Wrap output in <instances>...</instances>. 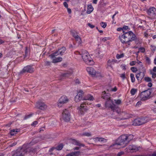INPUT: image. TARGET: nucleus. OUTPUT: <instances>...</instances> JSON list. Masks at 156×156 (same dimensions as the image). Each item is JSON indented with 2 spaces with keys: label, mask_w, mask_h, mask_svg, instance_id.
<instances>
[{
  "label": "nucleus",
  "mask_w": 156,
  "mask_h": 156,
  "mask_svg": "<svg viewBox=\"0 0 156 156\" xmlns=\"http://www.w3.org/2000/svg\"><path fill=\"white\" fill-rule=\"evenodd\" d=\"M120 41L123 44H127L128 45L130 44V42L136 39V35L131 31L124 33L119 36Z\"/></svg>",
  "instance_id": "f257e3e1"
},
{
  "label": "nucleus",
  "mask_w": 156,
  "mask_h": 156,
  "mask_svg": "<svg viewBox=\"0 0 156 156\" xmlns=\"http://www.w3.org/2000/svg\"><path fill=\"white\" fill-rule=\"evenodd\" d=\"M133 138V135H122L117 139L118 144H119L121 147H124L126 146L128 143Z\"/></svg>",
  "instance_id": "f03ea898"
},
{
  "label": "nucleus",
  "mask_w": 156,
  "mask_h": 156,
  "mask_svg": "<svg viewBox=\"0 0 156 156\" xmlns=\"http://www.w3.org/2000/svg\"><path fill=\"white\" fill-rule=\"evenodd\" d=\"M82 57L84 61L86 64L89 65H92L93 64V61L87 51L83 50L82 51Z\"/></svg>",
  "instance_id": "7ed1b4c3"
},
{
  "label": "nucleus",
  "mask_w": 156,
  "mask_h": 156,
  "mask_svg": "<svg viewBox=\"0 0 156 156\" xmlns=\"http://www.w3.org/2000/svg\"><path fill=\"white\" fill-rule=\"evenodd\" d=\"M105 106L106 108H110L114 112H115L118 114L120 112V110L119 108L115 109V105L113 104V101L111 99H109L106 101L105 103Z\"/></svg>",
  "instance_id": "20e7f679"
},
{
  "label": "nucleus",
  "mask_w": 156,
  "mask_h": 156,
  "mask_svg": "<svg viewBox=\"0 0 156 156\" xmlns=\"http://www.w3.org/2000/svg\"><path fill=\"white\" fill-rule=\"evenodd\" d=\"M149 121L147 117H142L135 119L133 121V124L136 126H140L147 122Z\"/></svg>",
  "instance_id": "39448f33"
},
{
  "label": "nucleus",
  "mask_w": 156,
  "mask_h": 156,
  "mask_svg": "<svg viewBox=\"0 0 156 156\" xmlns=\"http://www.w3.org/2000/svg\"><path fill=\"white\" fill-rule=\"evenodd\" d=\"M30 150V148H26L25 145H23L22 147L18 148L16 150L15 154L18 156H23Z\"/></svg>",
  "instance_id": "423d86ee"
},
{
  "label": "nucleus",
  "mask_w": 156,
  "mask_h": 156,
  "mask_svg": "<svg viewBox=\"0 0 156 156\" xmlns=\"http://www.w3.org/2000/svg\"><path fill=\"white\" fill-rule=\"evenodd\" d=\"M151 92L150 90H146L142 92L140 95V98L142 101H145L150 98Z\"/></svg>",
  "instance_id": "0eeeda50"
},
{
  "label": "nucleus",
  "mask_w": 156,
  "mask_h": 156,
  "mask_svg": "<svg viewBox=\"0 0 156 156\" xmlns=\"http://www.w3.org/2000/svg\"><path fill=\"white\" fill-rule=\"evenodd\" d=\"M58 55L57 53H53L49 55L50 58L52 60V62L56 63L61 62L62 61V57H56Z\"/></svg>",
  "instance_id": "6e6552de"
},
{
  "label": "nucleus",
  "mask_w": 156,
  "mask_h": 156,
  "mask_svg": "<svg viewBox=\"0 0 156 156\" xmlns=\"http://www.w3.org/2000/svg\"><path fill=\"white\" fill-rule=\"evenodd\" d=\"M86 104H87V101H85L81 104L78 108L79 113L81 115L83 114L88 110L87 108L85 106Z\"/></svg>",
  "instance_id": "1a4fd4ad"
},
{
  "label": "nucleus",
  "mask_w": 156,
  "mask_h": 156,
  "mask_svg": "<svg viewBox=\"0 0 156 156\" xmlns=\"http://www.w3.org/2000/svg\"><path fill=\"white\" fill-rule=\"evenodd\" d=\"M147 12L151 19L155 18L156 16V9L154 7H151L148 9Z\"/></svg>",
  "instance_id": "9d476101"
},
{
  "label": "nucleus",
  "mask_w": 156,
  "mask_h": 156,
  "mask_svg": "<svg viewBox=\"0 0 156 156\" xmlns=\"http://www.w3.org/2000/svg\"><path fill=\"white\" fill-rule=\"evenodd\" d=\"M68 101V99L66 96H62L59 99L58 103V106L59 107H62Z\"/></svg>",
  "instance_id": "9b49d317"
},
{
  "label": "nucleus",
  "mask_w": 156,
  "mask_h": 156,
  "mask_svg": "<svg viewBox=\"0 0 156 156\" xmlns=\"http://www.w3.org/2000/svg\"><path fill=\"white\" fill-rule=\"evenodd\" d=\"M62 117L65 121L68 122L70 120V115L69 111L66 109H64L62 113Z\"/></svg>",
  "instance_id": "f8f14e48"
},
{
  "label": "nucleus",
  "mask_w": 156,
  "mask_h": 156,
  "mask_svg": "<svg viewBox=\"0 0 156 156\" xmlns=\"http://www.w3.org/2000/svg\"><path fill=\"white\" fill-rule=\"evenodd\" d=\"M36 107L37 108L42 110L47 109L48 106L44 102L41 101H38L36 103Z\"/></svg>",
  "instance_id": "ddd939ff"
},
{
  "label": "nucleus",
  "mask_w": 156,
  "mask_h": 156,
  "mask_svg": "<svg viewBox=\"0 0 156 156\" xmlns=\"http://www.w3.org/2000/svg\"><path fill=\"white\" fill-rule=\"evenodd\" d=\"M84 93V92L81 90L77 91V94L75 96V101L76 102H79L83 99V97Z\"/></svg>",
  "instance_id": "4468645a"
},
{
  "label": "nucleus",
  "mask_w": 156,
  "mask_h": 156,
  "mask_svg": "<svg viewBox=\"0 0 156 156\" xmlns=\"http://www.w3.org/2000/svg\"><path fill=\"white\" fill-rule=\"evenodd\" d=\"M140 147H137L136 146L133 145H130L127 147L125 149L126 151L129 152L132 151V152H136L139 150L140 148Z\"/></svg>",
  "instance_id": "2eb2a0df"
},
{
  "label": "nucleus",
  "mask_w": 156,
  "mask_h": 156,
  "mask_svg": "<svg viewBox=\"0 0 156 156\" xmlns=\"http://www.w3.org/2000/svg\"><path fill=\"white\" fill-rule=\"evenodd\" d=\"M71 34L75 38L76 41L79 44L82 43V41L81 37L78 35V33L75 31H72Z\"/></svg>",
  "instance_id": "dca6fc26"
},
{
  "label": "nucleus",
  "mask_w": 156,
  "mask_h": 156,
  "mask_svg": "<svg viewBox=\"0 0 156 156\" xmlns=\"http://www.w3.org/2000/svg\"><path fill=\"white\" fill-rule=\"evenodd\" d=\"M34 69L29 66L25 67L23 69L22 72L24 73L28 72L32 73L34 72Z\"/></svg>",
  "instance_id": "f3484780"
},
{
  "label": "nucleus",
  "mask_w": 156,
  "mask_h": 156,
  "mask_svg": "<svg viewBox=\"0 0 156 156\" xmlns=\"http://www.w3.org/2000/svg\"><path fill=\"white\" fill-rule=\"evenodd\" d=\"M117 61V60L113 59L108 60L107 62V68H110L112 69H113L112 65L114 64Z\"/></svg>",
  "instance_id": "a211bd4d"
},
{
  "label": "nucleus",
  "mask_w": 156,
  "mask_h": 156,
  "mask_svg": "<svg viewBox=\"0 0 156 156\" xmlns=\"http://www.w3.org/2000/svg\"><path fill=\"white\" fill-rule=\"evenodd\" d=\"M87 72L93 76H94L96 75V71L93 68L91 67H88L87 68Z\"/></svg>",
  "instance_id": "6ab92c4d"
},
{
  "label": "nucleus",
  "mask_w": 156,
  "mask_h": 156,
  "mask_svg": "<svg viewBox=\"0 0 156 156\" xmlns=\"http://www.w3.org/2000/svg\"><path fill=\"white\" fill-rule=\"evenodd\" d=\"M66 50V48L65 47H62L61 48L58 49L57 51L54 53H57L58 55H62L65 53Z\"/></svg>",
  "instance_id": "aec40b11"
},
{
  "label": "nucleus",
  "mask_w": 156,
  "mask_h": 156,
  "mask_svg": "<svg viewBox=\"0 0 156 156\" xmlns=\"http://www.w3.org/2000/svg\"><path fill=\"white\" fill-rule=\"evenodd\" d=\"M144 76V73L140 72L137 74L136 75V77L138 81H140Z\"/></svg>",
  "instance_id": "412c9836"
},
{
  "label": "nucleus",
  "mask_w": 156,
  "mask_h": 156,
  "mask_svg": "<svg viewBox=\"0 0 156 156\" xmlns=\"http://www.w3.org/2000/svg\"><path fill=\"white\" fill-rule=\"evenodd\" d=\"M73 72V70L70 69L67 72L62 74V76L63 77H68L71 75L72 74Z\"/></svg>",
  "instance_id": "4be33fe9"
},
{
  "label": "nucleus",
  "mask_w": 156,
  "mask_h": 156,
  "mask_svg": "<svg viewBox=\"0 0 156 156\" xmlns=\"http://www.w3.org/2000/svg\"><path fill=\"white\" fill-rule=\"evenodd\" d=\"M80 155V152L79 151L72 152L67 154L66 156H78Z\"/></svg>",
  "instance_id": "5701e85b"
},
{
  "label": "nucleus",
  "mask_w": 156,
  "mask_h": 156,
  "mask_svg": "<svg viewBox=\"0 0 156 156\" xmlns=\"http://www.w3.org/2000/svg\"><path fill=\"white\" fill-rule=\"evenodd\" d=\"M102 93L103 95H102V97L103 98L106 100V101H108L109 99H111L109 94H106L105 91H104L102 92Z\"/></svg>",
  "instance_id": "b1692460"
},
{
  "label": "nucleus",
  "mask_w": 156,
  "mask_h": 156,
  "mask_svg": "<svg viewBox=\"0 0 156 156\" xmlns=\"http://www.w3.org/2000/svg\"><path fill=\"white\" fill-rule=\"evenodd\" d=\"M94 10V8L91 4L88 5L87 12L88 14L90 13Z\"/></svg>",
  "instance_id": "393cba45"
},
{
  "label": "nucleus",
  "mask_w": 156,
  "mask_h": 156,
  "mask_svg": "<svg viewBox=\"0 0 156 156\" xmlns=\"http://www.w3.org/2000/svg\"><path fill=\"white\" fill-rule=\"evenodd\" d=\"M83 99L86 100L93 101L94 98L90 94H88Z\"/></svg>",
  "instance_id": "a878e982"
},
{
  "label": "nucleus",
  "mask_w": 156,
  "mask_h": 156,
  "mask_svg": "<svg viewBox=\"0 0 156 156\" xmlns=\"http://www.w3.org/2000/svg\"><path fill=\"white\" fill-rule=\"evenodd\" d=\"M72 143L75 145L81 146H84V145L83 144L80 143L79 141L75 140H73Z\"/></svg>",
  "instance_id": "bb28decb"
},
{
  "label": "nucleus",
  "mask_w": 156,
  "mask_h": 156,
  "mask_svg": "<svg viewBox=\"0 0 156 156\" xmlns=\"http://www.w3.org/2000/svg\"><path fill=\"white\" fill-rule=\"evenodd\" d=\"M120 146L119 144H118V142L117 141L116 142L112 145L111 146V147H112L113 148L115 149L119 148H120L119 146Z\"/></svg>",
  "instance_id": "cd10ccee"
},
{
  "label": "nucleus",
  "mask_w": 156,
  "mask_h": 156,
  "mask_svg": "<svg viewBox=\"0 0 156 156\" xmlns=\"http://www.w3.org/2000/svg\"><path fill=\"white\" fill-rule=\"evenodd\" d=\"M137 90L135 88L132 89L130 91V94L131 95H134L137 92Z\"/></svg>",
  "instance_id": "c85d7f7f"
},
{
  "label": "nucleus",
  "mask_w": 156,
  "mask_h": 156,
  "mask_svg": "<svg viewBox=\"0 0 156 156\" xmlns=\"http://www.w3.org/2000/svg\"><path fill=\"white\" fill-rule=\"evenodd\" d=\"M63 145L62 144H60L58 145L56 148L55 149L58 150H60L62 149Z\"/></svg>",
  "instance_id": "c756f323"
},
{
  "label": "nucleus",
  "mask_w": 156,
  "mask_h": 156,
  "mask_svg": "<svg viewBox=\"0 0 156 156\" xmlns=\"http://www.w3.org/2000/svg\"><path fill=\"white\" fill-rule=\"evenodd\" d=\"M131 80L132 83H134L135 81V78L134 77V75L133 74L131 73L130 75Z\"/></svg>",
  "instance_id": "7c9ffc66"
},
{
  "label": "nucleus",
  "mask_w": 156,
  "mask_h": 156,
  "mask_svg": "<svg viewBox=\"0 0 156 156\" xmlns=\"http://www.w3.org/2000/svg\"><path fill=\"white\" fill-rule=\"evenodd\" d=\"M124 56V55L123 53L121 54L120 55L117 54L116 56V57L117 59H119L123 57Z\"/></svg>",
  "instance_id": "2f4dec72"
},
{
  "label": "nucleus",
  "mask_w": 156,
  "mask_h": 156,
  "mask_svg": "<svg viewBox=\"0 0 156 156\" xmlns=\"http://www.w3.org/2000/svg\"><path fill=\"white\" fill-rule=\"evenodd\" d=\"M114 101L115 104L117 105H119L121 104L122 103L120 99L115 100Z\"/></svg>",
  "instance_id": "473e14b6"
},
{
  "label": "nucleus",
  "mask_w": 156,
  "mask_h": 156,
  "mask_svg": "<svg viewBox=\"0 0 156 156\" xmlns=\"http://www.w3.org/2000/svg\"><path fill=\"white\" fill-rule=\"evenodd\" d=\"M146 61L148 64H150L151 63V60L149 58L146 56L145 57Z\"/></svg>",
  "instance_id": "72a5a7b5"
},
{
  "label": "nucleus",
  "mask_w": 156,
  "mask_h": 156,
  "mask_svg": "<svg viewBox=\"0 0 156 156\" xmlns=\"http://www.w3.org/2000/svg\"><path fill=\"white\" fill-rule=\"evenodd\" d=\"M17 132V131H16L15 129H13L11 131L10 133L11 135L13 136L14 135L16 134Z\"/></svg>",
  "instance_id": "f704fd0d"
},
{
  "label": "nucleus",
  "mask_w": 156,
  "mask_h": 156,
  "mask_svg": "<svg viewBox=\"0 0 156 156\" xmlns=\"http://www.w3.org/2000/svg\"><path fill=\"white\" fill-rule=\"evenodd\" d=\"M144 80L147 82H151V79L148 77H146L144 78Z\"/></svg>",
  "instance_id": "c9c22d12"
},
{
  "label": "nucleus",
  "mask_w": 156,
  "mask_h": 156,
  "mask_svg": "<svg viewBox=\"0 0 156 156\" xmlns=\"http://www.w3.org/2000/svg\"><path fill=\"white\" fill-rule=\"evenodd\" d=\"M131 70L132 71V72L135 73H136L137 71V69L135 67H131Z\"/></svg>",
  "instance_id": "e433bc0d"
},
{
  "label": "nucleus",
  "mask_w": 156,
  "mask_h": 156,
  "mask_svg": "<svg viewBox=\"0 0 156 156\" xmlns=\"http://www.w3.org/2000/svg\"><path fill=\"white\" fill-rule=\"evenodd\" d=\"M145 51V49L143 47L140 48L139 49V51L141 52H144Z\"/></svg>",
  "instance_id": "4c0bfd02"
},
{
  "label": "nucleus",
  "mask_w": 156,
  "mask_h": 156,
  "mask_svg": "<svg viewBox=\"0 0 156 156\" xmlns=\"http://www.w3.org/2000/svg\"><path fill=\"white\" fill-rule=\"evenodd\" d=\"M100 24L101 27L103 28H105L107 26L106 23L104 22H101Z\"/></svg>",
  "instance_id": "58836bf2"
},
{
  "label": "nucleus",
  "mask_w": 156,
  "mask_h": 156,
  "mask_svg": "<svg viewBox=\"0 0 156 156\" xmlns=\"http://www.w3.org/2000/svg\"><path fill=\"white\" fill-rule=\"evenodd\" d=\"M96 140L98 141L102 142L104 141L105 139L101 137H97Z\"/></svg>",
  "instance_id": "ea45409f"
},
{
  "label": "nucleus",
  "mask_w": 156,
  "mask_h": 156,
  "mask_svg": "<svg viewBox=\"0 0 156 156\" xmlns=\"http://www.w3.org/2000/svg\"><path fill=\"white\" fill-rule=\"evenodd\" d=\"M122 28L123 30V32L124 34V33H126V32L124 31V30L128 29V26H124Z\"/></svg>",
  "instance_id": "a19ab883"
},
{
  "label": "nucleus",
  "mask_w": 156,
  "mask_h": 156,
  "mask_svg": "<svg viewBox=\"0 0 156 156\" xmlns=\"http://www.w3.org/2000/svg\"><path fill=\"white\" fill-rule=\"evenodd\" d=\"M136 61H133L129 63V64L131 66H133L135 65L136 64Z\"/></svg>",
  "instance_id": "79ce46f5"
},
{
  "label": "nucleus",
  "mask_w": 156,
  "mask_h": 156,
  "mask_svg": "<svg viewBox=\"0 0 156 156\" xmlns=\"http://www.w3.org/2000/svg\"><path fill=\"white\" fill-rule=\"evenodd\" d=\"M152 75V78L154 79L156 77V73L153 72L151 73Z\"/></svg>",
  "instance_id": "37998d69"
},
{
  "label": "nucleus",
  "mask_w": 156,
  "mask_h": 156,
  "mask_svg": "<svg viewBox=\"0 0 156 156\" xmlns=\"http://www.w3.org/2000/svg\"><path fill=\"white\" fill-rule=\"evenodd\" d=\"M120 77L122 78L123 80H124L126 78L125 74V73H122L120 75Z\"/></svg>",
  "instance_id": "c03bdc74"
},
{
  "label": "nucleus",
  "mask_w": 156,
  "mask_h": 156,
  "mask_svg": "<svg viewBox=\"0 0 156 156\" xmlns=\"http://www.w3.org/2000/svg\"><path fill=\"white\" fill-rule=\"evenodd\" d=\"M136 63H137L138 65H139L141 67L143 66V63H142V62L141 61H140L139 60L137 61V62H136Z\"/></svg>",
  "instance_id": "a18cd8bd"
},
{
  "label": "nucleus",
  "mask_w": 156,
  "mask_h": 156,
  "mask_svg": "<svg viewBox=\"0 0 156 156\" xmlns=\"http://www.w3.org/2000/svg\"><path fill=\"white\" fill-rule=\"evenodd\" d=\"M109 39L108 37H105L101 39V41L103 42H105Z\"/></svg>",
  "instance_id": "49530a36"
},
{
  "label": "nucleus",
  "mask_w": 156,
  "mask_h": 156,
  "mask_svg": "<svg viewBox=\"0 0 156 156\" xmlns=\"http://www.w3.org/2000/svg\"><path fill=\"white\" fill-rule=\"evenodd\" d=\"M151 50L153 51H154L156 49V47L155 46H154L151 45Z\"/></svg>",
  "instance_id": "de8ad7c7"
},
{
  "label": "nucleus",
  "mask_w": 156,
  "mask_h": 156,
  "mask_svg": "<svg viewBox=\"0 0 156 156\" xmlns=\"http://www.w3.org/2000/svg\"><path fill=\"white\" fill-rule=\"evenodd\" d=\"M83 135L87 136H90L91 135V134L90 133H84Z\"/></svg>",
  "instance_id": "09e8293b"
},
{
  "label": "nucleus",
  "mask_w": 156,
  "mask_h": 156,
  "mask_svg": "<svg viewBox=\"0 0 156 156\" xmlns=\"http://www.w3.org/2000/svg\"><path fill=\"white\" fill-rule=\"evenodd\" d=\"M144 37L146 38H147L148 37L150 36V35H149L146 32L144 33Z\"/></svg>",
  "instance_id": "8fccbe9b"
},
{
  "label": "nucleus",
  "mask_w": 156,
  "mask_h": 156,
  "mask_svg": "<svg viewBox=\"0 0 156 156\" xmlns=\"http://www.w3.org/2000/svg\"><path fill=\"white\" fill-rule=\"evenodd\" d=\"M117 90V88L116 87H115L113 88H112L111 89V91L114 92H115Z\"/></svg>",
  "instance_id": "3c124183"
},
{
  "label": "nucleus",
  "mask_w": 156,
  "mask_h": 156,
  "mask_svg": "<svg viewBox=\"0 0 156 156\" xmlns=\"http://www.w3.org/2000/svg\"><path fill=\"white\" fill-rule=\"evenodd\" d=\"M142 102L141 101H138L136 104V107H139L141 105Z\"/></svg>",
  "instance_id": "603ef678"
},
{
  "label": "nucleus",
  "mask_w": 156,
  "mask_h": 156,
  "mask_svg": "<svg viewBox=\"0 0 156 156\" xmlns=\"http://www.w3.org/2000/svg\"><path fill=\"white\" fill-rule=\"evenodd\" d=\"M87 25L91 28H93L95 27L94 26L91 24L90 23H88Z\"/></svg>",
  "instance_id": "864d4df0"
},
{
  "label": "nucleus",
  "mask_w": 156,
  "mask_h": 156,
  "mask_svg": "<svg viewBox=\"0 0 156 156\" xmlns=\"http://www.w3.org/2000/svg\"><path fill=\"white\" fill-rule=\"evenodd\" d=\"M45 64L47 66H50L51 64V62L49 61H47L45 62Z\"/></svg>",
  "instance_id": "5fc2aeb1"
},
{
  "label": "nucleus",
  "mask_w": 156,
  "mask_h": 156,
  "mask_svg": "<svg viewBox=\"0 0 156 156\" xmlns=\"http://www.w3.org/2000/svg\"><path fill=\"white\" fill-rule=\"evenodd\" d=\"M38 123V122L36 121H35L34 122L31 124L32 126H35Z\"/></svg>",
  "instance_id": "6e6d98bb"
},
{
  "label": "nucleus",
  "mask_w": 156,
  "mask_h": 156,
  "mask_svg": "<svg viewBox=\"0 0 156 156\" xmlns=\"http://www.w3.org/2000/svg\"><path fill=\"white\" fill-rule=\"evenodd\" d=\"M124 153L123 151H121L118 153L117 156H120L124 154Z\"/></svg>",
  "instance_id": "4d7b16f0"
},
{
  "label": "nucleus",
  "mask_w": 156,
  "mask_h": 156,
  "mask_svg": "<svg viewBox=\"0 0 156 156\" xmlns=\"http://www.w3.org/2000/svg\"><path fill=\"white\" fill-rule=\"evenodd\" d=\"M32 114H30V115H26L25 117V119H27L29 118L32 116Z\"/></svg>",
  "instance_id": "13d9d810"
},
{
  "label": "nucleus",
  "mask_w": 156,
  "mask_h": 156,
  "mask_svg": "<svg viewBox=\"0 0 156 156\" xmlns=\"http://www.w3.org/2000/svg\"><path fill=\"white\" fill-rule=\"evenodd\" d=\"M64 6L66 8H68V4L66 2H65L63 3Z\"/></svg>",
  "instance_id": "bf43d9fd"
},
{
  "label": "nucleus",
  "mask_w": 156,
  "mask_h": 156,
  "mask_svg": "<svg viewBox=\"0 0 156 156\" xmlns=\"http://www.w3.org/2000/svg\"><path fill=\"white\" fill-rule=\"evenodd\" d=\"M5 42V41L0 39V44H2Z\"/></svg>",
  "instance_id": "052dcab7"
},
{
  "label": "nucleus",
  "mask_w": 156,
  "mask_h": 156,
  "mask_svg": "<svg viewBox=\"0 0 156 156\" xmlns=\"http://www.w3.org/2000/svg\"><path fill=\"white\" fill-rule=\"evenodd\" d=\"M67 11H68V12L69 14H70L71 13V9H69V8H67Z\"/></svg>",
  "instance_id": "680f3d73"
},
{
  "label": "nucleus",
  "mask_w": 156,
  "mask_h": 156,
  "mask_svg": "<svg viewBox=\"0 0 156 156\" xmlns=\"http://www.w3.org/2000/svg\"><path fill=\"white\" fill-rule=\"evenodd\" d=\"M117 30L118 31H121V30H122L123 31L122 28H120V27L118 28L117 29Z\"/></svg>",
  "instance_id": "e2e57ef3"
},
{
  "label": "nucleus",
  "mask_w": 156,
  "mask_h": 156,
  "mask_svg": "<svg viewBox=\"0 0 156 156\" xmlns=\"http://www.w3.org/2000/svg\"><path fill=\"white\" fill-rule=\"evenodd\" d=\"M152 86V84L151 82H150L148 84V86L150 87H151Z\"/></svg>",
  "instance_id": "0e129e2a"
},
{
  "label": "nucleus",
  "mask_w": 156,
  "mask_h": 156,
  "mask_svg": "<svg viewBox=\"0 0 156 156\" xmlns=\"http://www.w3.org/2000/svg\"><path fill=\"white\" fill-rule=\"evenodd\" d=\"M55 149V148H54V147L51 148L49 150V151L50 152H51Z\"/></svg>",
  "instance_id": "69168bd1"
},
{
  "label": "nucleus",
  "mask_w": 156,
  "mask_h": 156,
  "mask_svg": "<svg viewBox=\"0 0 156 156\" xmlns=\"http://www.w3.org/2000/svg\"><path fill=\"white\" fill-rule=\"evenodd\" d=\"M153 71L154 72H156V66H154V67L153 69Z\"/></svg>",
  "instance_id": "338daca9"
},
{
  "label": "nucleus",
  "mask_w": 156,
  "mask_h": 156,
  "mask_svg": "<svg viewBox=\"0 0 156 156\" xmlns=\"http://www.w3.org/2000/svg\"><path fill=\"white\" fill-rule=\"evenodd\" d=\"M152 156H156V152H155L154 153L152 154Z\"/></svg>",
  "instance_id": "774afa93"
}]
</instances>
